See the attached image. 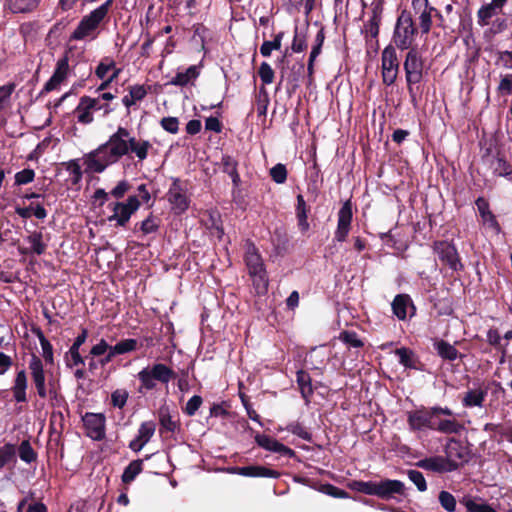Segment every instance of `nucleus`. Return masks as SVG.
Masks as SVG:
<instances>
[{
	"mask_svg": "<svg viewBox=\"0 0 512 512\" xmlns=\"http://www.w3.org/2000/svg\"><path fill=\"white\" fill-rule=\"evenodd\" d=\"M151 148L152 144L148 140L136 139L127 128L118 126L105 143L84 155L85 172L103 173L129 153H134L138 161L142 162L148 157Z\"/></svg>",
	"mask_w": 512,
	"mask_h": 512,
	"instance_id": "obj_1",
	"label": "nucleus"
},
{
	"mask_svg": "<svg viewBox=\"0 0 512 512\" xmlns=\"http://www.w3.org/2000/svg\"><path fill=\"white\" fill-rule=\"evenodd\" d=\"M352 490L370 496H376L382 500L397 499L406 496L405 484L396 479H382L380 481L355 480L350 484Z\"/></svg>",
	"mask_w": 512,
	"mask_h": 512,
	"instance_id": "obj_2",
	"label": "nucleus"
},
{
	"mask_svg": "<svg viewBox=\"0 0 512 512\" xmlns=\"http://www.w3.org/2000/svg\"><path fill=\"white\" fill-rule=\"evenodd\" d=\"M419 29L415 24L413 16L410 11L403 9L397 17L393 34L392 42L399 50L416 49V37Z\"/></svg>",
	"mask_w": 512,
	"mask_h": 512,
	"instance_id": "obj_3",
	"label": "nucleus"
},
{
	"mask_svg": "<svg viewBox=\"0 0 512 512\" xmlns=\"http://www.w3.org/2000/svg\"><path fill=\"white\" fill-rule=\"evenodd\" d=\"M403 68L405 71V79L410 101L415 105L417 102L415 85L422 81L424 75V60L418 48L408 50L405 55Z\"/></svg>",
	"mask_w": 512,
	"mask_h": 512,
	"instance_id": "obj_4",
	"label": "nucleus"
},
{
	"mask_svg": "<svg viewBox=\"0 0 512 512\" xmlns=\"http://www.w3.org/2000/svg\"><path fill=\"white\" fill-rule=\"evenodd\" d=\"M137 378L140 381L138 392L142 393L143 390L151 391L155 389L157 382L168 384L171 380L176 378V373L166 364L155 363L139 371Z\"/></svg>",
	"mask_w": 512,
	"mask_h": 512,
	"instance_id": "obj_5",
	"label": "nucleus"
},
{
	"mask_svg": "<svg viewBox=\"0 0 512 512\" xmlns=\"http://www.w3.org/2000/svg\"><path fill=\"white\" fill-rule=\"evenodd\" d=\"M113 0H107L99 7L84 16L70 36V40H83L94 32L100 23L107 17Z\"/></svg>",
	"mask_w": 512,
	"mask_h": 512,
	"instance_id": "obj_6",
	"label": "nucleus"
},
{
	"mask_svg": "<svg viewBox=\"0 0 512 512\" xmlns=\"http://www.w3.org/2000/svg\"><path fill=\"white\" fill-rule=\"evenodd\" d=\"M432 250L440 263L452 272H461L464 270L461 256L452 241L436 240L433 242Z\"/></svg>",
	"mask_w": 512,
	"mask_h": 512,
	"instance_id": "obj_7",
	"label": "nucleus"
},
{
	"mask_svg": "<svg viewBox=\"0 0 512 512\" xmlns=\"http://www.w3.org/2000/svg\"><path fill=\"white\" fill-rule=\"evenodd\" d=\"M141 206V201L136 195H131L124 202H111L108 208L113 212L108 216L109 222L115 221L116 227H126L129 223L131 216L137 212Z\"/></svg>",
	"mask_w": 512,
	"mask_h": 512,
	"instance_id": "obj_8",
	"label": "nucleus"
},
{
	"mask_svg": "<svg viewBox=\"0 0 512 512\" xmlns=\"http://www.w3.org/2000/svg\"><path fill=\"white\" fill-rule=\"evenodd\" d=\"M29 370L31 378L35 386L36 392L41 399H46L48 396L53 399L56 398L57 392L51 382H49V391L46 388V376L42 360L35 354H32L29 361Z\"/></svg>",
	"mask_w": 512,
	"mask_h": 512,
	"instance_id": "obj_9",
	"label": "nucleus"
},
{
	"mask_svg": "<svg viewBox=\"0 0 512 512\" xmlns=\"http://www.w3.org/2000/svg\"><path fill=\"white\" fill-rule=\"evenodd\" d=\"M445 460L450 461L455 466L453 471L458 470L461 466L470 460V450L464 446L460 440L451 438L444 447Z\"/></svg>",
	"mask_w": 512,
	"mask_h": 512,
	"instance_id": "obj_10",
	"label": "nucleus"
},
{
	"mask_svg": "<svg viewBox=\"0 0 512 512\" xmlns=\"http://www.w3.org/2000/svg\"><path fill=\"white\" fill-rule=\"evenodd\" d=\"M86 435L95 441H102L106 430V417L103 413L86 412L82 417Z\"/></svg>",
	"mask_w": 512,
	"mask_h": 512,
	"instance_id": "obj_11",
	"label": "nucleus"
},
{
	"mask_svg": "<svg viewBox=\"0 0 512 512\" xmlns=\"http://www.w3.org/2000/svg\"><path fill=\"white\" fill-rule=\"evenodd\" d=\"M159 433L160 435L175 434L181 431V423L179 413H171L169 406L162 405L158 410Z\"/></svg>",
	"mask_w": 512,
	"mask_h": 512,
	"instance_id": "obj_12",
	"label": "nucleus"
},
{
	"mask_svg": "<svg viewBox=\"0 0 512 512\" xmlns=\"http://www.w3.org/2000/svg\"><path fill=\"white\" fill-rule=\"evenodd\" d=\"M352 218V203L350 200H347L338 212V221L337 228L334 233V240L337 242L346 241L351 230Z\"/></svg>",
	"mask_w": 512,
	"mask_h": 512,
	"instance_id": "obj_13",
	"label": "nucleus"
},
{
	"mask_svg": "<svg viewBox=\"0 0 512 512\" xmlns=\"http://www.w3.org/2000/svg\"><path fill=\"white\" fill-rule=\"evenodd\" d=\"M254 440L259 447L267 451L279 453L289 458H294L296 456V452L293 449L280 443L278 440L269 435L257 433L254 437Z\"/></svg>",
	"mask_w": 512,
	"mask_h": 512,
	"instance_id": "obj_14",
	"label": "nucleus"
},
{
	"mask_svg": "<svg viewBox=\"0 0 512 512\" xmlns=\"http://www.w3.org/2000/svg\"><path fill=\"white\" fill-rule=\"evenodd\" d=\"M429 424L426 429L435 430L443 434H459L464 426L455 419H441L437 414L430 413Z\"/></svg>",
	"mask_w": 512,
	"mask_h": 512,
	"instance_id": "obj_15",
	"label": "nucleus"
},
{
	"mask_svg": "<svg viewBox=\"0 0 512 512\" xmlns=\"http://www.w3.org/2000/svg\"><path fill=\"white\" fill-rule=\"evenodd\" d=\"M233 472L244 477L251 478H272L278 479L281 473L277 470L262 465L237 466L233 468Z\"/></svg>",
	"mask_w": 512,
	"mask_h": 512,
	"instance_id": "obj_16",
	"label": "nucleus"
},
{
	"mask_svg": "<svg viewBox=\"0 0 512 512\" xmlns=\"http://www.w3.org/2000/svg\"><path fill=\"white\" fill-rule=\"evenodd\" d=\"M508 1L509 0H491L490 3L482 5L477 11V23L481 27L489 25L492 17L502 13Z\"/></svg>",
	"mask_w": 512,
	"mask_h": 512,
	"instance_id": "obj_17",
	"label": "nucleus"
},
{
	"mask_svg": "<svg viewBox=\"0 0 512 512\" xmlns=\"http://www.w3.org/2000/svg\"><path fill=\"white\" fill-rule=\"evenodd\" d=\"M415 465L421 469L439 474L453 472V468H455L450 461L445 460L444 456L426 457L416 462Z\"/></svg>",
	"mask_w": 512,
	"mask_h": 512,
	"instance_id": "obj_18",
	"label": "nucleus"
},
{
	"mask_svg": "<svg viewBox=\"0 0 512 512\" xmlns=\"http://www.w3.org/2000/svg\"><path fill=\"white\" fill-rule=\"evenodd\" d=\"M433 413L432 407H424L409 411L407 413V423L409 425L410 430L412 431H421L426 429V426L429 422V415Z\"/></svg>",
	"mask_w": 512,
	"mask_h": 512,
	"instance_id": "obj_19",
	"label": "nucleus"
},
{
	"mask_svg": "<svg viewBox=\"0 0 512 512\" xmlns=\"http://www.w3.org/2000/svg\"><path fill=\"white\" fill-rule=\"evenodd\" d=\"M475 204L477 206V210L482 219L483 224L487 225L489 228L499 233L501 230V226L497 221L496 216L490 210L489 202L486 198L480 196L476 199Z\"/></svg>",
	"mask_w": 512,
	"mask_h": 512,
	"instance_id": "obj_20",
	"label": "nucleus"
},
{
	"mask_svg": "<svg viewBox=\"0 0 512 512\" xmlns=\"http://www.w3.org/2000/svg\"><path fill=\"white\" fill-rule=\"evenodd\" d=\"M244 262L247 266L249 275L266 270L262 256L253 243H250L246 249Z\"/></svg>",
	"mask_w": 512,
	"mask_h": 512,
	"instance_id": "obj_21",
	"label": "nucleus"
},
{
	"mask_svg": "<svg viewBox=\"0 0 512 512\" xmlns=\"http://www.w3.org/2000/svg\"><path fill=\"white\" fill-rule=\"evenodd\" d=\"M43 234L40 231L31 232L25 240L30 244V248L18 247V251L22 255H28L34 253L36 255H42L47 249V243L43 241Z\"/></svg>",
	"mask_w": 512,
	"mask_h": 512,
	"instance_id": "obj_22",
	"label": "nucleus"
},
{
	"mask_svg": "<svg viewBox=\"0 0 512 512\" xmlns=\"http://www.w3.org/2000/svg\"><path fill=\"white\" fill-rule=\"evenodd\" d=\"M27 388L28 379L26 371L24 369L17 371L13 381V386L11 387L13 398L17 403H26L28 401Z\"/></svg>",
	"mask_w": 512,
	"mask_h": 512,
	"instance_id": "obj_23",
	"label": "nucleus"
},
{
	"mask_svg": "<svg viewBox=\"0 0 512 512\" xmlns=\"http://www.w3.org/2000/svg\"><path fill=\"white\" fill-rule=\"evenodd\" d=\"M296 382L302 398L306 403H309L315 389L312 384V378L310 374L305 370H298L296 373Z\"/></svg>",
	"mask_w": 512,
	"mask_h": 512,
	"instance_id": "obj_24",
	"label": "nucleus"
},
{
	"mask_svg": "<svg viewBox=\"0 0 512 512\" xmlns=\"http://www.w3.org/2000/svg\"><path fill=\"white\" fill-rule=\"evenodd\" d=\"M393 314L399 320H405L407 318V309L411 307L412 310H415V306L411 297L408 294H398L395 296L392 304Z\"/></svg>",
	"mask_w": 512,
	"mask_h": 512,
	"instance_id": "obj_25",
	"label": "nucleus"
},
{
	"mask_svg": "<svg viewBox=\"0 0 512 512\" xmlns=\"http://www.w3.org/2000/svg\"><path fill=\"white\" fill-rule=\"evenodd\" d=\"M433 346L438 356L445 361H454L457 358L463 357V355L452 344L443 339L436 340Z\"/></svg>",
	"mask_w": 512,
	"mask_h": 512,
	"instance_id": "obj_26",
	"label": "nucleus"
},
{
	"mask_svg": "<svg viewBox=\"0 0 512 512\" xmlns=\"http://www.w3.org/2000/svg\"><path fill=\"white\" fill-rule=\"evenodd\" d=\"M296 199L297 204L295 211L298 227L301 230V232H307L310 228V225L307 220L309 208L302 194H298Z\"/></svg>",
	"mask_w": 512,
	"mask_h": 512,
	"instance_id": "obj_27",
	"label": "nucleus"
},
{
	"mask_svg": "<svg viewBox=\"0 0 512 512\" xmlns=\"http://www.w3.org/2000/svg\"><path fill=\"white\" fill-rule=\"evenodd\" d=\"M161 220L157 216L153 215L152 213L149 214L147 218H145L143 221L138 222L134 225L133 232H141L143 235H148L151 233L158 232L160 228Z\"/></svg>",
	"mask_w": 512,
	"mask_h": 512,
	"instance_id": "obj_28",
	"label": "nucleus"
},
{
	"mask_svg": "<svg viewBox=\"0 0 512 512\" xmlns=\"http://www.w3.org/2000/svg\"><path fill=\"white\" fill-rule=\"evenodd\" d=\"M395 355L399 358V363L408 369H418L419 359L414 351L407 347L397 348Z\"/></svg>",
	"mask_w": 512,
	"mask_h": 512,
	"instance_id": "obj_29",
	"label": "nucleus"
},
{
	"mask_svg": "<svg viewBox=\"0 0 512 512\" xmlns=\"http://www.w3.org/2000/svg\"><path fill=\"white\" fill-rule=\"evenodd\" d=\"M395 46L389 44L386 46L381 55V68L382 69H396L399 70V60L396 53Z\"/></svg>",
	"mask_w": 512,
	"mask_h": 512,
	"instance_id": "obj_30",
	"label": "nucleus"
},
{
	"mask_svg": "<svg viewBox=\"0 0 512 512\" xmlns=\"http://www.w3.org/2000/svg\"><path fill=\"white\" fill-rule=\"evenodd\" d=\"M166 197L176 214L185 212L189 207V199L185 192H167Z\"/></svg>",
	"mask_w": 512,
	"mask_h": 512,
	"instance_id": "obj_31",
	"label": "nucleus"
},
{
	"mask_svg": "<svg viewBox=\"0 0 512 512\" xmlns=\"http://www.w3.org/2000/svg\"><path fill=\"white\" fill-rule=\"evenodd\" d=\"M74 113L77 117V121L81 124L88 125L94 121L93 110L91 106L86 103V99H84L83 96L79 99Z\"/></svg>",
	"mask_w": 512,
	"mask_h": 512,
	"instance_id": "obj_32",
	"label": "nucleus"
},
{
	"mask_svg": "<svg viewBox=\"0 0 512 512\" xmlns=\"http://www.w3.org/2000/svg\"><path fill=\"white\" fill-rule=\"evenodd\" d=\"M487 396V391L482 389L468 390L463 399L462 404L464 407H482L483 402Z\"/></svg>",
	"mask_w": 512,
	"mask_h": 512,
	"instance_id": "obj_33",
	"label": "nucleus"
},
{
	"mask_svg": "<svg viewBox=\"0 0 512 512\" xmlns=\"http://www.w3.org/2000/svg\"><path fill=\"white\" fill-rule=\"evenodd\" d=\"M199 76V71L195 65H192L186 69L185 72H177L176 75L171 79L169 84L174 86L184 87L191 80L196 79Z\"/></svg>",
	"mask_w": 512,
	"mask_h": 512,
	"instance_id": "obj_34",
	"label": "nucleus"
},
{
	"mask_svg": "<svg viewBox=\"0 0 512 512\" xmlns=\"http://www.w3.org/2000/svg\"><path fill=\"white\" fill-rule=\"evenodd\" d=\"M222 170L228 174L235 186L240 182V175L238 173V162L230 155H224L221 159Z\"/></svg>",
	"mask_w": 512,
	"mask_h": 512,
	"instance_id": "obj_35",
	"label": "nucleus"
},
{
	"mask_svg": "<svg viewBox=\"0 0 512 512\" xmlns=\"http://www.w3.org/2000/svg\"><path fill=\"white\" fill-rule=\"evenodd\" d=\"M143 470V460L136 459L131 461L128 466L125 467L121 480L124 484H130Z\"/></svg>",
	"mask_w": 512,
	"mask_h": 512,
	"instance_id": "obj_36",
	"label": "nucleus"
},
{
	"mask_svg": "<svg viewBox=\"0 0 512 512\" xmlns=\"http://www.w3.org/2000/svg\"><path fill=\"white\" fill-rule=\"evenodd\" d=\"M40 0H7L9 9L13 13H27L38 7Z\"/></svg>",
	"mask_w": 512,
	"mask_h": 512,
	"instance_id": "obj_37",
	"label": "nucleus"
},
{
	"mask_svg": "<svg viewBox=\"0 0 512 512\" xmlns=\"http://www.w3.org/2000/svg\"><path fill=\"white\" fill-rule=\"evenodd\" d=\"M252 278V284L255 292L259 296H263L268 292L269 277L266 270L249 275Z\"/></svg>",
	"mask_w": 512,
	"mask_h": 512,
	"instance_id": "obj_38",
	"label": "nucleus"
},
{
	"mask_svg": "<svg viewBox=\"0 0 512 512\" xmlns=\"http://www.w3.org/2000/svg\"><path fill=\"white\" fill-rule=\"evenodd\" d=\"M64 362L67 368H74L85 365V359L80 354V349L70 347L64 355Z\"/></svg>",
	"mask_w": 512,
	"mask_h": 512,
	"instance_id": "obj_39",
	"label": "nucleus"
},
{
	"mask_svg": "<svg viewBox=\"0 0 512 512\" xmlns=\"http://www.w3.org/2000/svg\"><path fill=\"white\" fill-rule=\"evenodd\" d=\"M487 341L493 346L496 350L500 351L502 354L501 363L504 362V357L506 356V350L508 343L502 344L501 336L497 329H489L487 332Z\"/></svg>",
	"mask_w": 512,
	"mask_h": 512,
	"instance_id": "obj_40",
	"label": "nucleus"
},
{
	"mask_svg": "<svg viewBox=\"0 0 512 512\" xmlns=\"http://www.w3.org/2000/svg\"><path fill=\"white\" fill-rule=\"evenodd\" d=\"M431 5L428 6L426 9H422L420 12V15L418 17L419 20V30L422 35H427L431 31L432 25H433V18L431 15Z\"/></svg>",
	"mask_w": 512,
	"mask_h": 512,
	"instance_id": "obj_41",
	"label": "nucleus"
},
{
	"mask_svg": "<svg viewBox=\"0 0 512 512\" xmlns=\"http://www.w3.org/2000/svg\"><path fill=\"white\" fill-rule=\"evenodd\" d=\"M19 457L22 461L30 464L37 460V453L32 448L29 440H23L18 447Z\"/></svg>",
	"mask_w": 512,
	"mask_h": 512,
	"instance_id": "obj_42",
	"label": "nucleus"
},
{
	"mask_svg": "<svg viewBox=\"0 0 512 512\" xmlns=\"http://www.w3.org/2000/svg\"><path fill=\"white\" fill-rule=\"evenodd\" d=\"M338 338L349 347L362 348L364 346V342L358 337V334L352 330L341 331Z\"/></svg>",
	"mask_w": 512,
	"mask_h": 512,
	"instance_id": "obj_43",
	"label": "nucleus"
},
{
	"mask_svg": "<svg viewBox=\"0 0 512 512\" xmlns=\"http://www.w3.org/2000/svg\"><path fill=\"white\" fill-rule=\"evenodd\" d=\"M284 36V32H279L274 36L272 41H264L260 47V53L264 57H269L272 50H279L281 48V42Z\"/></svg>",
	"mask_w": 512,
	"mask_h": 512,
	"instance_id": "obj_44",
	"label": "nucleus"
},
{
	"mask_svg": "<svg viewBox=\"0 0 512 512\" xmlns=\"http://www.w3.org/2000/svg\"><path fill=\"white\" fill-rule=\"evenodd\" d=\"M493 172L500 177H509L512 175V165L503 156L498 155L494 162Z\"/></svg>",
	"mask_w": 512,
	"mask_h": 512,
	"instance_id": "obj_45",
	"label": "nucleus"
},
{
	"mask_svg": "<svg viewBox=\"0 0 512 512\" xmlns=\"http://www.w3.org/2000/svg\"><path fill=\"white\" fill-rule=\"evenodd\" d=\"M16 448L11 443L0 447V471L11 461H15Z\"/></svg>",
	"mask_w": 512,
	"mask_h": 512,
	"instance_id": "obj_46",
	"label": "nucleus"
},
{
	"mask_svg": "<svg viewBox=\"0 0 512 512\" xmlns=\"http://www.w3.org/2000/svg\"><path fill=\"white\" fill-rule=\"evenodd\" d=\"M438 316H450L453 314V303L448 297L437 299L433 304Z\"/></svg>",
	"mask_w": 512,
	"mask_h": 512,
	"instance_id": "obj_47",
	"label": "nucleus"
},
{
	"mask_svg": "<svg viewBox=\"0 0 512 512\" xmlns=\"http://www.w3.org/2000/svg\"><path fill=\"white\" fill-rule=\"evenodd\" d=\"M156 430V424L153 421H145L141 423L138 429L137 437L145 444L149 442Z\"/></svg>",
	"mask_w": 512,
	"mask_h": 512,
	"instance_id": "obj_48",
	"label": "nucleus"
},
{
	"mask_svg": "<svg viewBox=\"0 0 512 512\" xmlns=\"http://www.w3.org/2000/svg\"><path fill=\"white\" fill-rule=\"evenodd\" d=\"M69 72V57L68 54L65 53L63 57L58 59L56 63L55 70L53 72V75L59 78L62 82L65 81V79L68 76Z\"/></svg>",
	"mask_w": 512,
	"mask_h": 512,
	"instance_id": "obj_49",
	"label": "nucleus"
},
{
	"mask_svg": "<svg viewBox=\"0 0 512 512\" xmlns=\"http://www.w3.org/2000/svg\"><path fill=\"white\" fill-rule=\"evenodd\" d=\"M438 500L443 509H445L447 512H455L457 502L450 492L448 491H441L438 495Z\"/></svg>",
	"mask_w": 512,
	"mask_h": 512,
	"instance_id": "obj_50",
	"label": "nucleus"
},
{
	"mask_svg": "<svg viewBox=\"0 0 512 512\" xmlns=\"http://www.w3.org/2000/svg\"><path fill=\"white\" fill-rule=\"evenodd\" d=\"M114 348V351L118 355L126 354L132 351H135L138 347V342L136 339L128 338L123 339L112 346Z\"/></svg>",
	"mask_w": 512,
	"mask_h": 512,
	"instance_id": "obj_51",
	"label": "nucleus"
},
{
	"mask_svg": "<svg viewBox=\"0 0 512 512\" xmlns=\"http://www.w3.org/2000/svg\"><path fill=\"white\" fill-rule=\"evenodd\" d=\"M116 63L110 57H104L95 69V75L97 78L104 80L110 70L115 68Z\"/></svg>",
	"mask_w": 512,
	"mask_h": 512,
	"instance_id": "obj_52",
	"label": "nucleus"
},
{
	"mask_svg": "<svg viewBox=\"0 0 512 512\" xmlns=\"http://www.w3.org/2000/svg\"><path fill=\"white\" fill-rule=\"evenodd\" d=\"M270 177L277 184H283L287 180V168L282 163H277L269 171Z\"/></svg>",
	"mask_w": 512,
	"mask_h": 512,
	"instance_id": "obj_53",
	"label": "nucleus"
},
{
	"mask_svg": "<svg viewBox=\"0 0 512 512\" xmlns=\"http://www.w3.org/2000/svg\"><path fill=\"white\" fill-rule=\"evenodd\" d=\"M258 75L264 87L274 81L275 72L268 62H262L258 69Z\"/></svg>",
	"mask_w": 512,
	"mask_h": 512,
	"instance_id": "obj_54",
	"label": "nucleus"
},
{
	"mask_svg": "<svg viewBox=\"0 0 512 512\" xmlns=\"http://www.w3.org/2000/svg\"><path fill=\"white\" fill-rule=\"evenodd\" d=\"M286 430L308 442L312 441V434L300 422H292L287 425Z\"/></svg>",
	"mask_w": 512,
	"mask_h": 512,
	"instance_id": "obj_55",
	"label": "nucleus"
},
{
	"mask_svg": "<svg viewBox=\"0 0 512 512\" xmlns=\"http://www.w3.org/2000/svg\"><path fill=\"white\" fill-rule=\"evenodd\" d=\"M63 165L65 166L66 170L70 172V174L72 175V183L78 184L83 177V172L79 165V160L72 159L66 163H63Z\"/></svg>",
	"mask_w": 512,
	"mask_h": 512,
	"instance_id": "obj_56",
	"label": "nucleus"
},
{
	"mask_svg": "<svg viewBox=\"0 0 512 512\" xmlns=\"http://www.w3.org/2000/svg\"><path fill=\"white\" fill-rule=\"evenodd\" d=\"M305 73V66L302 62H297L292 65L290 71L287 75V80L289 83H292L294 86H297L298 82L301 78H303Z\"/></svg>",
	"mask_w": 512,
	"mask_h": 512,
	"instance_id": "obj_57",
	"label": "nucleus"
},
{
	"mask_svg": "<svg viewBox=\"0 0 512 512\" xmlns=\"http://www.w3.org/2000/svg\"><path fill=\"white\" fill-rule=\"evenodd\" d=\"M407 476L417 487L418 491L424 492L427 490V482L424 475L418 470H408Z\"/></svg>",
	"mask_w": 512,
	"mask_h": 512,
	"instance_id": "obj_58",
	"label": "nucleus"
},
{
	"mask_svg": "<svg viewBox=\"0 0 512 512\" xmlns=\"http://www.w3.org/2000/svg\"><path fill=\"white\" fill-rule=\"evenodd\" d=\"M203 403V399L199 395L192 396L188 402L186 403L185 407L182 408V411L187 416H194L197 410L200 408V406Z\"/></svg>",
	"mask_w": 512,
	"mask_h": 512,
	"instance_id": "obj_59",
	"label": "nucleus"
},
{
	"mask_svg": "<svg viewBox=\"0 0 512 512\" xmlns=\"http://www.w3.org/2000/svg\"><path fill=\"white\" fill-rule=\"evenodd\" d=\"M128 396L125 389H117L111 394V403L114 407L122 409L127 403Z\"/></svg>",
	"mask_w": 512,
	"mask_h": 512,
	"instance_id": "obj_60",
	"label": "nucleus"
},
{
	"mask_svg": "<svg viewBox=\"0 0 512 512\" xmlns=\"http://www.w3.org/2000/svg\"><path fill=\"white\" fill-rule=\"evenodd\" d=\"M35 178V172L31 168L23 169L15 174L16 185H26L31 183Z\"/></svg>",
	"mask_w": 512,
	"mask_h": 512,
	"instance_id": "obj_61",
	"label": "nucleus"
},
{
	"mask_svg": "<svg viewBox=\"0 0 512 512\" xmlns=\"http://www.w3.org/2000/svg\"><path fill=\"white\" fill-rule=\"evenodd\" d=\"M463 503L469 512H496L489 504H478L472 499H464Z\"/></svg>",
	"mask_w": 512,
	"mask_h": 512,
	"instance_id": "obj_62",
	"label": "nucleus"
},
{
	"mask_svg": "<svg viewBox=\"0 0 512 512\" xmlns=\"http://www.w3.org/2000/svg\"><path fill=\"white\" fill-rule=\"evenodd\" d=\"M160 125L166 132L171 134H176L179 131V120L177 117H163Z\"/></svg>",
	"mask_w": 512,
	"mask_h": 512,
	"instance_id": "obj_63",
	"label": "nucleus"
},
{
	"mask_svg": "<svg viewBox=\"0 0 512 512\" xmlns=\"http://www.w3.org/2000/svg\"><path fill=\"white\" fill-rule=\"evenodd\" d=\"M497 92L501 95H510L512 93V74H506L501 78Z\"/></svg>",
	"mask_w": 512,
	"mask_h": 512,
	"instance_id": "obj_64",
	"label": "nucleus"
}]
</instances>
